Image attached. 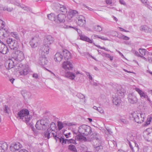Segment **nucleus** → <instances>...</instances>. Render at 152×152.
I'll list each match as a JSON object with an SVG mask.
<instances>
[{
  "label": "nucleus",
  "instance_id": "nucleus-1",
  "mask_svg": "<svg viewBox=\"0 0 152 152\" xmlns=\"http://www.w3.org/2000/svg\"><path fill=\"white\" fill-rule=\"evenodd\" d=\"M16 117L28 123L30 120L29 111L27 109H22L18 112Z\"/></svg>",
  "mask_w": 152,
  "mask_h": 152
},
{
  "label": "nucleus",
  "instance_id": "nucleus-2",
  "mask_svg": "<svg viewBox=\"0 0 152 152\" xmlns=\"http://www.w3.org/2000/svg\"><path fill=\"white\" fill-rule=\"evenodd\" d=\"M78 132L84 136L90 135L92 133V128L88 125H83L79 127Z\"/></svg>",
  "mask_w": 152,
  "mask_h": 152
},
{
  "label": "nucleus",
  "instance_id": "nucleus-3",
  "mask_svg": "<svg viewBox=\"0 0 152 152\" xmlns=\"http://www.w3.org/2000/svg\"><path fill=\"white\" fill-rule=\"evenodd\" d=\"M49 122L46 119L38 121L36 123L35 127L39 130H45L49 126Z\"/></svg>",
  "mask_w": 152,
  "mask_h": 152
},
{
  "label": "nucleus",
  "instance_id": "nucleus-4",
  "mask_svg": "<svg viewBox=\"0 0 152 152\" xmlns=\"http://www.w3.org/2000/svg\"><path fill=\"white\" fill-rule=\"evenodd\" d=\"M131 115L134 118V120L138 123H142L145 117V113H138L137 112H134Z\"/></svg>",
  "mask_w": 152,
  "mask_h": 152
},
{
  "label": "nucleus",
  "instance_id": "nucleus-5",
  "mask_svg": "<svg viewBox=\"0 0 152 152\" xmlns=\"http://www.w3.org/2000/svg\"><path fill=\"white\" fill-rule=\"evenodd\" d=\"M12 58L18 61H22L25 58L23 52L19 50L12 53Z\"/></svg>",
  "mask_w": 152,
  "mask_h": 152
},
{
  "label": "nucleus",
  "instance_id": "nucleus-6",
  "mask_svg": "<svg viewBox=\"0 0 152 152\" xmlns=\"http://www.w3.org/2000/svg\"><path fill=\"white\" fill-rule=\"evenodd\" d=\"M53 9L57 12H61L65 14H66L67 11V8L65 6L58 3L54 4L53 6Z\"/></svg>",
  "mask_w": 152,
  "mask_h": 152
},
{
  "label": "nucleus",
  "instance_id": "nucleus-7",
  "mask_svg": "<svg viewBox=\"0 0 152 152\" xmlns=\"http://www.w3.org/2000/svg\"><path fill=\"white\" fill-rule=\"evenodd\" d=\"M18 67L20 68L18 69H19V72L20 75L24 76L28 74L29 71V69L28 65H23L22 64H20L19 65Z\"/></svg>",
  "mask_w": 152,
  "mask_h": 152
},
{
  "label": "nucleus",
  "instance_id": "nucleus-8",
  "mask_svg": "<svg viewBox=\"0 0 152 152\" xmlns=\"http://www.w3.org/2000/svg\"><path fill=\"white\" fill-rule=\"evenodd\" d=\"M6 42L11 49L16 50L18 47V41L12 38H8L6 40Z\"/></svg>",
  "mask_w": 152,
  "mask_h": 152
},
{
  "label": "nucleus",
  "instance_id": "nucleus-9",
  "mask_svg": "<svg viewBox=\"0 0 152 152\" xmlns=\"http://www.w3.org/2000/svg\"><path fill=\"white\" fill-rule=\"evenodd\" d=\"M94 142V146L96 150L99 151L101 149H102L103 146L102 145L101 141L98 138L95 137L93 140Z\"/></svg>",
  "mask_w": 152,
  "mask_h": 152
},
{
  "label": "nucleus",
  "instance_id": "nucleus-10",
  "mask_svg": "<svg viewBox=\"0 0 152 152\" xmlns=\"http://www.w3.org/2000/svg\"><path fill=\"white\" fill-rule=\"evenodd\" d=\"M77 18L78 20L76 22L77 24L81 27L84 26L86 23L85 18L82 15H79Z\"/></svg>",
  "mask_w": 152,
  "mask_h": 152
},
{
  "label": "nucleus",
  "instance_id": "nucleus-11",
  "mask_svg": "<svg viewBox=\"0 0 152 152\" xmlns=\"http://www.w3.org/2000/svg\"><path fill=\"white\" fill-rule=\"evenodd\" d=\"M9 50L7 47L0 39V53L4 54H7Z\"/></svg>",
  "mask_w": 152,
  "mask_h": 152
},
{
  "label": "nucleus",
  "instance_id": "nucleus-12",
  "mask_svg": "<svg viewBox=\"0 0 152 152\" xmlns=\"http://www.w3.org/2000/svg\"><path fill=\"white\" fill-rule=\"evenodd\" d=\"M54 41V38L53 37L50 35H47L44 39V45H45L49 46L53 43Z\"/></svg>",
  "mask_w": 152,
  "mask_h": 152
},
{
  "label": "nucleus",
  "instance_id": "nucleus-13",
  "mask_svg": "<svg viewBox=\"0 0 152 152\" xmlns=\"http://www.w3.org/2000/svg\"><path fill=\"white\" fill-rule=\"evenodd\" d=\"M63 68L66 70H71L72 69L73 65L69 61H65L62 64Z\"/></svg>",
  "mask_w": 152,
  "mask_h": 152
},
{
  "label": "nucleus",
  "instance_id": "nucleus-14",
  "mask_svg": "<svg viewBox=\"0 0 152 152\" xmlns=\"http://www.w3.org/2000/svg\"><path fill=\"white\" fill-rule=\"evenodd\" d=\"M22 147V145L19 142H16L10 146V149L13 152L18 151Z\"/></svg>",
  "mask_w": 152,
  "mask_h": 152
},
{
  "label": "nucleus",
  "instance_id": "nucleus-15",
  "mask_svg": "<svg viewBox=\"0 0 152 152\" xmlns=\"http://www.w3.org/2000/svg\"><path fill=\"white\" fill-rule=\"evenodd\" d=\"M15 64L12 59H9L5 63V66L8 69H10L13 68Z\"/></svg>",
  "mask_w": 152,
  "mask_h": 152
},
{
  "label": "nucleus",
  "instance_id": "nucleus-16",
  "mask_svg": "<svg viewBox=\"0 0 152 152\" xmlns=\"http://www.w3.org/2000/svg\"><path fill=\"white\" fill-rule=\"evenodd\" d=\"M51 127H50V128H48L47 129V131H45L44 133V136L45 137L47 138L48 139H49L51 137L52 135L54 138L56 137V136L57 135V133L55 132V133H52L51 136H50V131L52 130L51 131H53V130L52 129V128H50Z\"/></svg>",
  "mask_w": 152,
  "mask_h": 152
},
{
  "label": "nucleus",
  "instance_id": "nucleus-17",
  "mask_svg": "<svg viewBox=\"0 0 152 152\" xmlns=\"http://www.w3.org/2000/svg\"><path fill=\"white\" fill-rule=\"evenodd\" d=\"M128 98L129 102L131 103L134 104L137 102L138 99L133 94H129Z\"/></svg>",
  "mask_w": 152,
  "mask_h": 152
},
{
  "label": "nucleus",
  "instance_id": "nucleus-18",
  "mask_svg": "<svg viewBox=\"0 0 152 152\" xmlns=\"http://www.w3.org/2000/svg\"><path fill=\"white\" fill-rule=\"evenodd\" d=\"M135 91L139 94L141 98L142 99H146V97H147V94L141 89L137 88L136 87L134 88Z\"/></svg>",
  "mask_w": 152,
  "mask_h": 152
},
{
  "label": "nucleus",
  "instance_id": "nucleus-19",
  "mask_svg": "<svg viewBox=\"0 0 152 152\" xmlns=\"http://www.w3.org/2000/svg\"><path fill=\"white\" fill-rule=\"evenodd\" d=\"M65 14L62 13L58 15L56 22L58 23L64 22L65 21L66 16Z\"/></svg>",
  "mask_w": 152,
  "mask_h": 152
},
{
  "label": "nucleus",
  "instance_id": "nucleus-20",
  "mask_svg": "<svg viewBox=\"0 0 152 152\" xmlns=\"http://www.w3.org/2000/svg\"><path fill=\"white\" fill-rule=\"evenodd\" d=\"M39 38L36 37H33L30 42V44L32 48H34L37 47Z\"/></svg>",
  "mask_w": 152,
  "mask_h": 152
},
{
  "label": "nucleus",
  "instance_id": "nucleus-21",
  "mask_svg": "<svg viewBox=\"0 0 152 152\" xmlns=\"http://www.w3.org/2000/svg\"><path fill=\"white\" fill-rule=\"evenodd\" d=\"M62 54L63 58L65 60H68L71 58V54L70 52L67 50L63 51Z\"/></svg>",
  "mask_w": 152,
  "mask_h": 152
},
{
  "label": "nucleus",
  "instance_id": "nucleus-22",
  "mask_svg": "<svg viewBox=\"0 0 152 152\" xmlns=\"http://www.w3.org/2000/svg\"><path fill=\"white\" fill-rule=\"evenodd\" d=\"M7 143L3 141L0 142V152H4L8 148Z\"/></svg>",
  "mask_w": 152,
  "mask_h": 152
},
{
  "label": "nucleus",
  "instance_id": "nucleus-23",
  "mask_svg": "<svg viewBox=\"0 0 152 152\" xmlns=\"http://www.w3.org/2000/svg\"><path fill=\"white\" fill-rule=\"evenodd\" d=\"M39 60L40 62L39 63L43 66H45L48 63V60L46 59L45 54L41 55L39 57Z\"/></svg>",
  "mask_w": 152,
  "mask_h": 152
},
{
  "label": "nucleus",
  "instance_id": "nucleus-24",
  "mask_svg": "<svg viewBox=\"0 0 152 152\" xmlns=\"http://www.w3.org/2000/svg\"><path fill=\"white\" fill-rule=\"evenodd\" d=\"M54 59L55 61L60 62L63 59L62 53H57L55 55Z\"/></svg>",
  "mask_w": 152,
  "mask_h": 152
},
{
  "label": "nucleus",
  "instance_id": "nucleus-25",
  "mask_svg": "<svg viewBox=\"0 0 152 152\" xmlns=\"http://www.w3.org/2000/svg\"><path fill=\"white\" fill-rule=\"evenodd\" d=\"M80 39L82 40L88 42L90 43H93V40L92 39H90L87 37L83 35L80 34L79 35Z\"/></svg>",
  "mask_w": 152,
  "mask_h": 152
},
{
  "label": "nucleus",
  "instance_id": "nucleus-26",
  "mask_svg": "<svg viewBox=\"0 0 152 152\" xmlns=\"http://www.w3.org/2000/svg\"><path fill=\"white\" fill-rule=\"evenodd\" d=\"M78 14V12L76 10H71L67 15L68 18L70 19L74 16H76Z\"/></svg>",
  "mask_w": 152,
  "mask_h": 152
},
{
  "label": "nucleus",
  "instance_id": "nucleus-27",
  "mask_svg": "<svg viewBox=\"0 0 152 152\" xmlns=\"http://www.w3.org/2000/svg\"><path fill=\"white\" fill-rule=\"evenodd\" d=\"M49 47L48 45H44L43 47L42 50L41 51V55H43V54H47L49 53Z\"/></svg>",
  "mask_w": 152,
  "mask_h": 152
},
{
  "label": "nucleus",
  "instance_id": "nucleus-28",
  "mask_svg": "<svg viewBox=\"0 0 152 152\" xmlns=\"http://www.w3.org/2000/svg\"><path fill=\"white\" fill-rule=\"evenodd\" d=\"M113 104L117 106L119 105L121 102L120 98L116 96L115 97H113Z\"/></svg>",
  "mask_w": 152,
  "mask_h": 152
},
{
  "label": "nucleus",
  "instance_id": "nucleus-29",
  "mask_svg": "<svg viewBox=\"0 0 152 152\" xmlns=\"http://www.w3.org/2000/svg\"><path fill=\"white\" fill-rule=\"evenodd\" d=\"M140 30L141 31L148 33L151 31V29L146 25L141 26L140 27Z\"/></svg>",
  "mask_w": 152,
  "mask_h": 152
},
{
  "label": "nucleus",
  "instance_id": "nucleus-30",
  "mask_svg": "<svg viewBox=\"0 0 152 152\" xmlns=\"http://www.w3.org/2000/svg\"><path fill=\"white\" fill-rule=\"evenodd\" d=\"M84 136L83 134L79 133L76 136V138L78 140L80 141H86L87 139Z\"/></svg>",
  "mask_w": 152,
  "mask_h": 152
},
{
  "label": "nucleus",
  "instance_id": "nucleus-31",
  "mask_svg": "<svg viewBox=\"0 0 152 152\" xmlns=\"http://www.w3.org/2000/svg\"><path fill=\"white\" fill-rule=\"evenodd\" d=\"M66 76L69 79L73 80L75 77V74L71 72H67L66 74Z\"/></svg>",
  "mask_w": 152,
  "mask_h": 152
},
{
  "label": "nucleus",
  "instance_id": "nucleus-32",
  "mask_svg": "<svg viewBox=\"0 0 152 152\" xmlns=\"http://www.w3.org/2000/svg\"><path fill=\"white\" fill-rule=\"evenodd\" d=\"M5 26V22L2 20L0 19V30H4L5 31L6 33L8 34L9 33V31L7 29L4 28Z\"/></svg>",
  "mask_w": 152,
  "mask_h": 152
},
{
  "label": "nucleus",
  "instance_id": "nucleus-33",
  "mask_svg": "<svg viewBox=\"0 0 152 152\" xmlns=\"http://www.w3.org/2000/svg\"><path fill=\"white\" fill-rule=\"evenodd\" d=\"M48 19L51 21H56L57 17L55 16V14L53 13H51L47 15Z\"/></svg>",
  "mask_w": 152,
  "mask_h": 152
},
{
  "label": "nucleus",
  "instance_id": "nucleus-34",
  "mask_svg": "<svg viewBox=\"0 0 152 152\" xmlns=\"http://www.w3.org/2000/svg\"><path fill=\"white\" fill-rule=\"evenodd\" d=\"M63 143L64 144H69L70 143L76 144V142L75 140L73 139H65L63 140Z\"/></svg>",
  "mask_w": 152,
  "mask_h": 152
},
{
  "label": "nucleus",
  "instance_id": "nucleus-35",
  "mask_svg": "<svg viewBox=\"0 0 152 152\" xmlns=\"http://www.w3.org/2000/svg\"><path fill=\"white\" fill-rule=\"evenodd\" d=\"M11 36L15 39L17 40H20V37L18 34L16 32H11L10 33Z\"/></svg>",
  "mask_w": 152,
  "mask_h": 152
},
{
  "label": "nucleus",
  "instance_id": "nucleus-36",
  "mask_svg": "<svg viewBox=\"0 0 152 152\" xmlns=\"http://www.w3.org/2000/svg\"><path fill=\"white\" fill-rule=\"evenodd\" d=\"M129 145L132 152H134V149L133 146L134 145L135 146H136V143L133 141H132V142L129 141Z\"/></svg>",
  "mask_w": 152,
  "mask_h": 152
},
{
  "label": "nucleus",
  "instance_id": "nucleus-37",
  "mask_svg": "<svg viewBox=\"0 0 152 152\" xmlns=\"http://www.w3.org/2000/svg\"><path fill=\"white\" fill-rule=\"evenodd\" d=\"M152 133V128H148L144 132V135H149L150 134Z\"/></svg>",
  "mask_w": 152,
  "mask_h": 152
},
{
  "label": "nucleus",
  "instance_id": "nucleus-38",
  "mask_svg": "<svg viewBox=\"0 0 152 152\" xmlns=\"http://www.w3.org/2000/svg\"><path fill=\"white\" fill-rule=\"evenodd\" d=\"M68 149L69 150L74 152H77L75 146L73 145H70L69 146Z\"/></svg>",
  "mask_w": 152,
  "mask_h": 152
},
{
  "label": "nucleus",
  "instance_id": "nucleus-39",
  "mask_svg": "<svg viewBox=\"0 0 152 152\" xmlns=\"http://www.w3.org/2000/svg\"><path fill=\"white\" fill-rule=\"evenodd\" d=\"M76 96L79 99H81L83 102H85V96L83 95L80 93H78L76 95Z\"/></svg>",
  "mask_w": 152,
  "mask_h": 152
},
{
  "label": "nucleus",
  "instance_id": "nucleus-40",
  "mask_svg": "<svg viewBox=\"0 0 152 152\" xmlns=\"http://www.w3.org/2000/svg\"><path fill=\"white\" fill-rule=\"evenodd\" d=\"M94 31L100 32L102 30V27L99 25H96L94 26Z\"/></svg>",
  "mask_w": 152,
  "mask_h": 152
},
{
  "label": "nucleus",
  "instance_id": "nucleus-41",
  "mask_svg": "<svg viewBox=\"0 0 152 152\" xmlns=\"http://www.w3.org/2000/svg\"><path fill=\"white\" fill-rule=\"evenodd\" d=\"M93 108L95 110H96L97 111L101 113H104L103 110L102 108L100 107H97L96 106H94L93 107Z\"/></svg>",
  "mask_w": 152,
  "mask_h": 152
},
{
  "label": "nucleus",
  "instance_id": "nucleus-42",
  "mask_svg": "<svg viewBox=\"0 0 152 152\" xmlns=\"http://www.w3.org/2000/svg\"><path fill=\"white\" fill-rule=\"evenodd\" d=\"M139 52L141 56H145L146 53V50L145 49L140 48L139 49Z\"/></svg>",
  "mask_w": 152,
  "mask_h": 152
},
{
  "label": "nucleus",
  "instance_id": "nucleus-43",
  "mask_svg": "<svg viewBox=\"0 0 152 152\" xmlns=\"http://www.w3.org/2000/svg\"><path fill=\"white\" fill-rule=\"evenodd\" d=\"M151 115L148 116L146 121V125H148L149 124L151 121Z\"/></svg>",
  "mask_w": 152,
  "mask_h": 152
},
{
  "label": "nucleus",
  "instance_id": "nucleus-44",
  "mask_svg": "<svg viewBox=\"0 0 152 152\" xmlns=\"http://www.w3.org/2000/svg\"><path fill=\"white\" fill-rule=\"evenodd\" d=\"M58 126L59 130L61 129L64 127L63 124L60 121L58 122Z\"/></svg>",
  "mask_w": 152,
  "mask_h": 152
},
{
  "label": "nucleus",
  "instance_id": "nucleus-45",
  "mask_svg": "<svg viewBox=\"0 0 152 152\" xmlns=\"http://www.w3.org/2000/svg\"><path fill=\"white\" fill-rule=\"evenodd\" d=\"M4 111L5 113H9L10 111V109L9 107L5 105Z\"/></svg>",
  "mask_w": 152,
  "mask_h": 152
},
{
  "label": "nucleus",
  "instance_id": "nucleus-46",
  "mask_svg": "<svg viewBox=\"0 0 152 152\" xmlns=\"http://www.w3.org/2000/svg\"><path fill=\"white\" fill-rule=\"evenodd\" d=\"M105 56L107 58H109L110 59V60L112 61L113 59V56H111L110 54L106 53H103Z\"/></svg>",
  "mask_w": 152,
  "mask_h": 152
},
{
  "label": "nucleus",
  "instance_id": "nucleus-47",
  "mask_svg": "<svg viewBox=\"0 0 152 152\" xmlns=\"http://www.w3.org/2000/svg\"><path fill=\"white\" fill-rule=\"evenodd\" d=\"M66 125L67 126H71L76 125V123L75 122H67L66 124Z\"/></svg>",
  "mask_w": 152,
  "mask_h": 152
},
{
  "label": "nucleus",
  "instance_id": "nucleus-48",
  "mask_svg": "<svg viewBox=\"0 0 152 152\" xmlns=\"http://www.w3.org/2000/svg\"><path fill=\"white\" fill-rule=\"evenodd\" d=\"M117 93L118 96H122L124 95L123 92L120 90H117Z\"/></svg>",
  "mask_w": 152,
  "mask_h": 152
},
{
  "label": "nucleus",
  "instance_id": "nucleus-49",
  "mask_svg": "<svg viewBox=\"0 0 152 152\" xmlns=\"http://www.w3.org/2000/svg\"><path fill=\"white\" fill-rule=\"evenodd\" d=\"M121 122L124 124H127L128 123V121L125 119H120Z\"/></svg>",
  "mask_w": 152,
  "mask_h": 152
},
{
  "label": "nucleus",
  "instance_id": "nucleus-50",
  "mask_svg": "<svg viewBox=\"0 0 152 152\" xmlns=\"http://www.w3.org/2000/svg\"><path fill=\"white\" fill-rule=\"evenodd\" d=\"M133 53H134L135 55L138 57H140L141 55L139 53L136 51L133 50Z\"/></svg>",
  "mask_w": 152,
  "mask_h": 152
},
{
  "label": "nucleus",
  "instance_id": "nucleus-51",
  "mask_svg": "<svg viewBox=\"0 0 152 152\" xmlns=\"http://www.w3.org/2000/svg\"><path fill=\"white\" fill-rule=\"evenodd\" d=\"M86 75H87V76H88L89 79L91 80H92L93 79V78L92 77L91 75H90V74L89 72H87L86 73Z\"/></svg>",
  "mask_w": 152,
  "mask_h": 152
},
{
  "label": "nucleus",
  "instance_id": "nucleus-52",
  "mask_svg": "<svg viewBox=\"0 0 152 152\" xmlns=\"http://www.w3.org/2000/svg\"><path fill=\"white\" fill-rule=\"evenodd\" d=\"M63 140H65V139L61 136L60 138L58 140V141H59L60 142H62V144H63L64 143H63Z\"/></svg>",
  "mask_w": 152,
  "mask_h": 152
},
{
  "label": "nucleus",
  "instance_id": "nucleus-53",
  "mask_svg": "<svg viewBox=\"0 0 152 152\" xmlns=\"http://www.w3.org/2000/svg\"><path fill=\"white\" fill-rule=\"evenodd\" d=\"M105 1L107 4H110L112 3V0H105Z\"/></svg>",
  "mask_w": 152,
  "mask_h": 152
},
{
  "label": "nucleus",
  "instance_id": "nucleus-54",
  "mask_svg": "<svg viewBox=\"0 0 152 152\" xmlns=\"http://www.w3.org/2000/svg\"><path fill=\"white\" fill-rule=\"evenodd\" d=\"M38 75L37 73H34L33 75V77L34 78L37 79L38 78Z\"/></svg>",
  "mask_w": 152,
  "mask_h": 152
},
{
  "label": "nucleus",
  "instance_id": "nucleus-55",
  "mask_svg": "<svg viewBox=\"0 0 152 152\" xmlns=\"http://www.w3.org/2000/svg\"><path fill=\"white\" fill-rule=\"evenodd\" d=\"M71 134V133L70 132L68 133V134H65V136L66 137V138H69L70 137V135Z\"/></svg>",
  "mask_w": 152,
  "mask_h": 152
},
{
  "label": "nucleus",
  "instance_id": "nucleus-56",
  "mask_svg": "<svg viewBox=\"0 0 152 152\" xmlns=\"http://www.w3.org/2000/svg\"><path fill=\"white\" fill-rule=\"evenodd\" d=\"M119 29H120L121 31H124V32H129V31L126 30L124 29V28H121V27H119Z\"/></svg>",
  "mask_w": 152,
  "mask_h": 152
},
{
  "label": "nucleus",
  "instance_id": "nucleus-57",
  "mask_svg": "<svg viewBox=\"0 0 152 152\" xmlns=\"http://www.w3.org/2000/svg\"><path fill=\"white\" fill-rule=\"evenodd\" d=\"M119 1L120 3L122 4L125 5L126 4L125 2L124 1V0H119Z\"/></svg>",
  "mask_w": 152,
  "mask_h": 152
},
{
  "label": "nucleus",
  "instance_id": "nucleus-58",
  "mask_svg": "<svg viewBox=\"0 0 152 152\" xmlns=\"http://www.w3.org/2000/svg\"><path fill=\"white\" fill-rule=\"evenodd\" d=\"M122 38H123V39L125 40H128L129 39V37L124 35L123 37Z\"/></svg>",
  "mask_w": 152,
  "mask_h": 152
},
{
  "label": "nucleus",
  "instance_id": "nucleus-59",
  "mask_svg": "<svg viewBox=\"0 0 152 152\" xmlns=\"http://www.w3.org/2000/svg\"><path fill=\"white\" fill-rule=\"evenodd\" d=\"M106 128L107 130L110 134H111L112 133V132L111 131V129L108 128Z\"/></svg>",
  "mask_w": 152,
  "mask_h": 152
},
{
  "label": "nucleus",
  "instance_id": "nucleus-60",
  "mask_svg": "<svg viewBox=\"0 0 152 152\" xmlns=\"http://www.w3.org/2000/svg\"><path fill=\"white\" fill-rule=\"evenodd\" d=\"M61 136L58 135H57L56 136V137L54 139L56 140V142L58 141L59 139L60 138Z\"/></svg>",
  "mask_w": 152,
  "mask_h": 152
},
{
  "label": "nucleus",
  "instance_id": "nucleus-61",
  "mask_svg": "<svg viewBox=\"0 0 152 152\" xmlns=\"http://www.w3.org/2000/svg\"><path fill=\"white\" fill-rule=\"evenodd\" d=\"M123 36H124V35L122 34H118V35L117 36L118 37L119 39H123V38H122L123 37Z\"/></svg>",
  "mask_w": 152,
  "mask_h": 152
},
{
  "label": "nucleus",
  "instance_id": "nucleus-62",
  "mask_svg": "<svg viewBox=\"0 0 152 152\" xmlns=\"http://www.w3.org/2000/svg\"><path fill=\"white\" fill-rule=\"evenodd\" d=\"M71 28H73L74 29L76 30L77 32H78V31H79L80 32V30L78 29L77 28L75 27L71 26Z\"/></svg>",
  "mask_w": 152,
  "mask_h": 152
},
{
  "label": "nucleus",
  "instance_id": "nucleus-63",
  "mask_svg": "<svg viewBox=\"0 0 152 152\" xmlns=\"http://www.w3.org/2000/svg\"><path fill=\"white\" fill-rule=\"evenodd\" d=\"M148 60L150 63H152V58L151 57H148Z\"/></svg>",
  "mask_w": 152,
  "mask_h": 152
},
{
  "label": "nucleus",
  "instance_id": "nucleus-64",
  "mask_svg": "<svg viewBox=\"0 0 152 152\" xmlns=\"http://www.w3.org/2000/svg\"><path fill=\"white\" fill-rule=\"evenodd\" d=\"M19 152H28V151L25 149H22L19 151Z\"/></svg>",
  "mask_w": 152,
  "mask_h": 152
}]
</instances>
